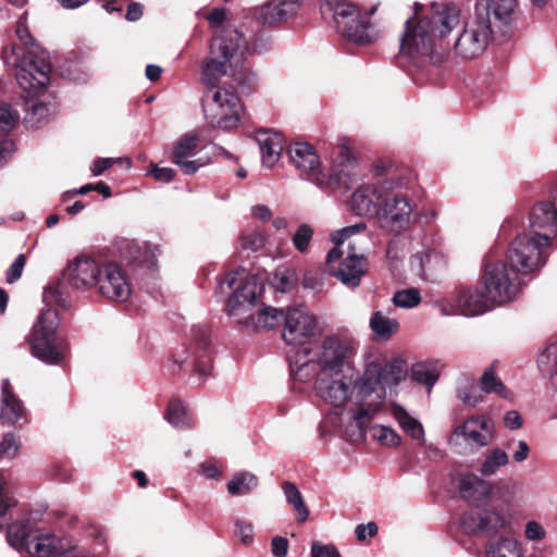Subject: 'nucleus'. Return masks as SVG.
Returning a JSON list of instances; mask_svg holds the SVG:
<instances>
[{"instance_id":"nucleus-27","label":"nucleus","mask_w":557,"mask_h":557,"mask_svg":"<svg viewBox=\"0 0 557 557\" xmlns=\"http://www.w3.org/2000/svg\"><path fill=\"white\" fill-rule=\"evenodd\" d=\"M368 271V263L363 256L348 252V256L341 262L334 275L347 287L356 288L360 285L361 277Z\"/></svg>"},{"instance_id":"nucleus-4","label":"nucleus","mask_w":557,"mask_h":557,"mask_svg":"<svg viewBox=\"0 0 557 557\" xmlns=\"http://www.w3.org/2000/svg\"><path fill=\"white\" fill-rule=\"evenodd\" d=\"M18 42L7 46L2 59L8 67L14 70L18 86L33 95L44 91L50 81V64L44 51L33 38L25 22V16L17 22Z\"/></svg>"},{"instance_id":"nucleus-10","label":"nucleus","mask_w":557,"mask_h":557,"mask_svg":"<svg viewBox=\"0 0 557 557\" xmlns=\"http://www.w3.org/2000/svg\"><path fill=\"white\" fill-rule=\"evenodd\" d=\"M288 154L292 163L301 175H305L320 189L331 191L341 187L349 188V173L326 174L322 169L319 156L309 144H294L289 147Z\"/></svg>"},{"instance_id":"nucleus-29","label":"nucleus","mask_w":557,"mask_h":557,"mask_svg":"<svg viewBox=\"0 0 557 557\" xmlns=\"http://www.w3.org/2000/svg\"><path fill=\"white\" fill-rule=\"evenodd\" d=\"M27 550L36 557H62L65 553L61 540L53 534L34 537Z\"/></svg>"},{"instance_id":"nucleus-18","label":"nucleus","mask_w":557,"mask_h":557,"mask_svg":"<svg viewBox=\"0 0 557 557\" xmlns=\"http://www.w3.org/2000/svg\"><path fill=\"white\" fill-rule=\"evenodd\" d=\"M101 272L97 285L101 296L112 301H126L132 289L124 271L114 263H106Z\"/></svg>"},{"instance_id":"nucleus-19","label":"nucleus","mask_w":557,"mask_h":557,"mask_svg":"<svg viewBox=\"0 0 557 557\" xmlns=\"http://www.w3.org/2000/svg\"><path fill=\"white\" fill-rule=\"evenodd\" d=\"M495 305L487 298L483 287L460 290L455 297L454 306L449 309L442 307L444 314L460 313L465 317H475L491 310Z\"/></svg>"},{"instance_id":"nucleus-28","label":"nucleus","mask_w":557,"mask_h":557,"mask_svg":"<svg viewBox=\"0 0 557 557\" xmlns=\"http://www.w3.org/2000/svg\"><path fill=\"white\" fill-rule=\"evenodd\" d=\"M256 139L261 151L263 165L272 168L280 159L284 149V140L281 134L270 131H260Z\"/></svg>"},{"instance_id":"nucleus-44","label":"nucleus","mask_w":557,"mask_h":557,"mask_svg":"<svg viewBox=\"0 0 557 557\" xmlns=\"http://www.w3.org/2000/svg\"><path fill=\"white\" fill-rule=\"evenodd\" d=\"M537 367L542 372L557 375V343L548 345L540 354Z\"/></svg>"},{"instance_id":"nucleus-48","label":"nucleus","mask_w":557,"mask_h":557,"mask_svg":"<svg viewBox=\"0 0 557 557\" xmlns=\"http://www.w3.org/2000/svg\"><path fill=\"white\" fill-rule=\"evenodd\" d=\"M20 121V114L8 103L0 104V133L7 134L14 129Z\"/></svg>"},{"instance_id":"nucleus-33","label":"nucleus","mask_w":557,"mask_h":557,"mask_svg":"<svg viewBox=\"0 0 557 557\" xmlns=\"http://www.w3.org/2000/svg\"><path fill=\"white\" fill-rule=\"evenodd\" d=\"M258 478L248 471L235 473L227 483V492L232 496L247 495L258 487Z\"/></svg>"},{"instance_id":"nucleus-30","label":"nucleus","mask_w":557,"mask_h":557,"mask_svg":"<svg viewBox=\"0 0 557 557\" xmlns=\"http://www.w3.org/2000/svg\"><path fill=\"white\" fill-rule=\"evenodd\" d=\"M391 414L397 421L401 430L414 441L424 440V429L419 420L410 416L407 410L398 404H391Z\"/></svg>"},{"instance_id":"nucleus-36","label":"nucleus","mask_w":557,"mask_h":557,"mask_svg":"<svg viewBox=\"0 0 557 557\" xmlns=\"http://www.w3.org/2000/svg\"><path fill=\"white\" fill-rule=\"evenodd\" d=\"M285 315L286 313L283 310L271 306L258 307L255 323H251L250 326L255 329H274L285 320Z\"/></svg>"},{"instance_id":"nucleus-43","label":"nucleus","mask_w":557,"mask_h":557,"mask_svg":"<svg viewBox=\"0 0 557 557\" xmlns=\"http://www.w3.org/2000/svg\"><path fill=\"white\" fill-rule=\"evenodd\" d=\"M354 165H355V158H354L352 151L348 147L342 146L338 148V154L335 159V168L329 174L335 175L338 173H349V185H350L352 182V176H354V173H352Z\"/></svg>"},{"instance_id":"nucleus-54","label":"nucleus","mask_w":557,"mask_h":557,"mask_svg":"<svg viewBox=\"0 0 557 557\" xmlns=\"http://www.w3.org/2000/svg\"><path fill=\"white\" fill-rule=\"evenodd\" d=\"M412 379L419 383L431 388L437 381V375L433 370H430L425 366L418 364L412 369Z\"/></svg>"},{"instance_id":"nucleus-25","label":"nucleus","mask_w":557,"mask_h":557,"mask_svg":"<svg viewBox=\"0 0 557 557\" xmlns=\"http://www.w3.org/2000/svg\"><path fill=\"white\" fill-rule=\"evenodd\" d=\"M458 487L463 499L476 504L487 502L495 491L500 490L499 485L491 483L472 473L461 475L459 478Z\"/></svg>"},{"instance_id":"nucleus-61","label":"nucleus","mask_w":557,"mask_h":557,"mask_svg":"<svg viewBox=\"0 0 557 557\" xmlns=\"http://www.w3.org/2000/svg\"><path fill=\"white\" fill-rule=\"evenodd\" d=\"M546 536L543 527L536 521H529L525 524V537L530 541H541Z\"/></svg>"},{"instance_id":"nucleus-34","label":"nucleus","mask_w":557,"mask_h":557,"mask_svg":"<svg viewBox=\"0 0 557 557\" xmlns=\"http://www.w3.org/2000/svg\"><path fill=\"white\" fill-rule=\"evenodd\" d=\"M282 490L285 496L287 504L293 508L294 512L297 515L298 522H305L309 517V509L305 504L302 495L298 487L286 481L282 485Z\"/></svg>"},{"instance_id":"nucleus-22","label":"nucleus","mask_w":557,"mask_h":557,"mask_svg":"<svg viewBox=\"0 0 557 557\" xmlns=\"http://www.w3.org/2000/svg\"><path fill=\"white\" fill-rule=\"evenodd\" d=\"M516 9L517 0H480L475 3L474 12L483 15L485 12L487 20L493 22L499 37L506 39L508 26L513 20Z\"/></svg>"},{"instance_id":"nucleus-31","label":"nucleus","mask_w":557,"mask_h":557,"mask_svg":"<svg viewBox=\"0 0 557 557\" xmlns=\"http://www.w3.org/2000/svg\"><path fill=\"white\" fill-rule=\"evenodd\" d=\"M370 330L382 341L391 338L400 327L396 319L389 318L383 311H374L369 321Z\"/></svg>"},{"instance_id":"nucleus-24","label":"nucleus","mask_w":557,"mask_h":557,"mask_svg":"<svg viewBox=\"0 0 557 557\" xmlns=\"http://www.w3.org/2000/svg\"><path fill=\"white\" fill-rule=\"evenodd\" d=\"M299 9V0H269L258 8L257 16L263 25L275 26L294 17Z\"/></svg>"},{"instance_id":"nucleus-41","label":"nucleus","mask_w":557,"mask_h":557,"mask_svg":"<svg viewBox=\"0 0 557 557\" xmlns=\"http://www.w3.org/2000/svg\"><path fill=\"white\" fill-rule=\"evenodd\" d=\"M28 537L29 535L27 521L13 523L9 527L7 540L8 543L15 549L27 548L30 543Z\"/></svg>"},{"instance_id":"nucleus-63","label":"nucleus","mask_w":557,"mask_h":557,"mask_svg":"<svg viewBox=\"0 0 557 557\" xmlns=\"http://www.w3.org/2000/svg\"><path fill=\"white\" fill-rule=\"evenodd\" d=\"M355 534L358 541L362 542L368 536L373 537L377 534V525L374 522H368L367 524H358L355 529Z\"/></svg>"},{"instance_id":"nucleus-3","label":"nucleus","mask_w":557,"mask_h":557,"mask_svg":"<svg viewBox=\"0 0 557 557\" xmlns=\"http://www.w3.org/2000/svg\"><path fill=\"white\" fill-rule=\"evenodd\" d=\"M460 22V9L454 4L431 3L421 13L407 20L400 36L398 58L420 69L438 64L443 54L436 50L435 38L445 37Z\"/></svg>"},{"instance_id":"nucleus-32","label":"nucleus","mask_w":557,"mask_h":557,"mask_svg":"<svg viewBox=\"0 0 557 557\" xmlns=\"http://www.w3.org/2000/svg\"><path fill=\"white\" fill-rule=\"evenodd\" d=\"M486 557H522V552L515 539L502 536L487 543Z\"/></svg>"},{"instance_id":"nucleus-7","label":"nucleus","mask_w":557,"mask_h":557,"mask_svg":"<svg viewBox=\"0 0 557 557\" xmlns=\"http://www.w3.org/2000/svg\"><path fill=\"white\" fill-rule=\"evenodd\" d=\"M59 324L57 310L47 309L41 312L33 327L32 355L50 366L62 363L70 352L67 341L55 335Z\"/></svg>"},{"instance_id":"nucleus-53","label":"nucleus","mask_w":557,"mask_h":557,"mask_svg":"<svg viewBox=\"0 0 557 557\" xmlns=\"http://www.w3.org/2000/svg\"><path fill=\"white\" fill-rule=\"evenodd\" d=\"M481 513L467 512L460 518V525L465 533L470 535L483 534L481 525Z\"/></svg>"},{"instance_id":"nucleus-46","label":"nucleus","mask_w":557,"mask_h":557,"mask_svg":"<svg viewBox=\"0 0 557 557\" xmlns=\"http://www.w3.org/2000/svg\"><path fill=\"white\" fill-rule=\"evenodd\" d=\"M4 484L5 481L0 471V530L8 525L10 520V518H7L9 510L17 504V502L4 491Z\"/></svg>"},{"instance_id":"nucleus-16","label":"nucleus","mask_w":557,"mask_h":557,"mask_svg":"<svg viewBox=\"0 0 557 557\" xmlns=\"http://www.w3.org/2000/svg\"><path fill=\"white\" fill-rule=\"evenodd\" d=\"M493 440V425L484 416H473L456 426L449 436V444L458 447L467 444L472 447L487 446Z\"/></svg>"},{"instance_id":"nucleus-14","label":"nucleus","mask_w":557,"mask_h":557,"mask_svg":"<svg viewBox=\"0 0 557 557\" xmlns=\"http://www.w3.org/2000/svg\"><path fill=\"white\" fill-rule=\"evenodd\" d=\"M193 351H183L174 357V364L178 371L190 369L191 379L200 384L212 370V352L210 347V329L206 324H197L191 327Z\"/></svg>"},{"instance_id":"nucleus-37","label":"nucleus","mask_w":557,"mask_h":557,"mask_svg":"<svg viewBox=\"0 0 557 557\" xmlns=\"http://www.w3.org/2000/svg\"><path fill=\"white\" fill-rule=\"evenodd\" d=\"M508 463V454L502 448H493L485 454L479 471L483 476H492L496 474L502 467Z\"/></svg>"},{"instance_id":"nucleus-2","label":"nucleus","mask_w":557,"mask_h":557,"mask_svg":"<svg viewBox=\"0 0 557 557\" xmlns=\"http://www.w3.org/2000/svg\"><path fill=\"white\" fill-rule=\"evenodd\" d=\"M407 373V363L401 359H394L385 364L372 361L354 381L351 387L347 377L341 373L314 375L315 389L324 401L334 407H342L350 401L349 414L363 435L367 426L384 408L386 388L398 385L406 379Z\"/></svg>"},{"instance_id":"nucleus-38","label":"nucleus","mask_w":557,"mask_h":557,"mask_svg":"<svg viewBox=\"0 0 557 557\" xmlns=\"http://www.w3.org/2000/svg\"><path fill=\"white\" fill-rule=\"evenodd\" d=\"M457 397L469 407H476L483 401L473 377H463L457 387Z\"/></svg>"},{"instance_id":"nucleus-12","label":"nucleus","mask_w":557,"mask_h":557,"mask_svg":"<svg viewBox=\"0 0 557 557\" xmlns=\"http://www.w3.org/2000/svg\"><path fill=\"white\" fill-rule=\"evenodd\" d=\"M389 183L376 218L389 232L400 233L411 224L413 205L409 197L400 191L405 184L401 177L391 178Z\"/></svg>"},{"instance_id":"nucleus-9","label":"nucleus","mask_w":557,"mask_h":557,"mask_svg":"<svg viewBox=\"0 0 557 557\" xmlns=\"http://www.w3.org/2000/svg\"><path fill=\"white\" fill-rule=\"evenodd\" d=\"M325 5L333 13L337 30L348 40L359 45H371L379 40L380 30L361 16L354 3L327 0Z\"/></svg>"},{"instance_id":"nucleus-60","label":"nucleus","mask_w":557,"mask_h":557,"mask_svg":"<svg viewBox=\"0 0 557 557\" xmlns=\"http://www.w3.org/2000/svg\"><path fill=\"white\" fill-rule=\"evenodd\" d=\"M311 557H339L338 550L332 545L312 543Z\"/></svg>"},{"instance_id":"nucleus-42","label":"nucleus","mask_w":557,"mask_h":557,"mask_svg":"<svg viewBox=\"0 0 557 557\" xmlns=\"http://www.w3.org/2000/svg\"><path fill=\"white\" fill-rule=\"evenodd\" d=\"M481 517L483 534L497 533L506 527L505 517L496 509L484 510L481 512Z\"/></svg>"},{"instance_id":"nucleus-56","label":"nucleus","mask_w":557,"mask_h":557,"mask_svg":"<svg viewBox=\"0 0 557 557\" xmlns=\"http://www.w3.org/2000/svg\"><path fill=\"white\" fill-rule=\"evenodd\" d=\"M366 230L364 223L354 224L346 227H343L342 230L336 231L332 235V240L335 245L341 246L343 245L349 237L352 235H356L362 231Z\"/></svg>"},{"instance_id":"nucleus-55","label":"nucleus","mask_w":557,"mask_h":557,"mask_svg":"<svg viewBox=\"0 0 557 557\" xmlns=\"http://www.w3.org/2000/svg\"><path fill=\"white\" fill-rule=\"evenodd\" d=\"M20 448L18 437L13 433H7L3 435L0 442V456L12 459L16 456Z\"/></svg>"},{"instance_id":"nucleus-50","label":"nucleus","mask_w":557,"mask_h":557,"mask_svg":"<svg viewBox=\"0 0 557 557\" xmlns=\"http://www.w3.org/2000/svg\"><path fill=\"white\" fill-rule=\"evenodd\" d=\"M234 535L244 545H250L255 537L253 524L245 519H235Z\"/></svg>"},{"instance_id":"nucleus-40","label":"nucleus","mask_w":557,"mask_h":557,"mask_svg":"<svg viewBox=\"0 0 557 557\" xmlns=\"http://www.w3.org/2000/svg\"><path fill=\"white\" fill-rule=\"evenodd\" d=\"M271 284L277 292H290L297 284V275L295 270L285 267L276 269L273 273Z\"/></svg>"},{"instance_id":"nucleus-62","label":"nucleus","mask_w":557,"mask_h":557,"mask_svg":"<svg viewBox=\"0 0 557 557\" xmlns=\"http://www.w3.org/2000/svg\"><path fill=\"white\" fill-rule=\"evenodd\" d=\"M271 552L274 557H286L288 553V541L282 536H275L271 542Z\"/></svg>"},{"instance_id":"nucleus-21","label":"nucleus","mask_w":557,"mask_h":557,"mask_svg":"<svg viewBox=\"0 0 557 557\" xmlns=\"http://www.w3.org/2000/svg\"><path fill=\"white\" fill-rule=\"evenodd\" d=\"M530 232L550 244L557 235V197L536 203L530 213Z\"/></svg>"},{"instance_id":"nucleus-45","label":"nucleus","mask_w":557,"mask_h":557,"mask_svg":"<svg viewBox=\"0 0 557 557\" xmlns=\"http://www.w3.org/2000/svg\"><path fill=\"white\" fill-rule=\"evenodd\" d=\"M392 301L397 308L411 309L421 302V295L417 288H406L397 290L394 294Z\"/></svg>"},{"instance_id":"nucleus-5","label":"nucleus","mask_w":557,"mask_h":557,"mask_svg":"<svg viewBox=\"0 0 557 557\" xmlns=\"http://www.w3.org/2000/svg\"><path fill=\"white\" fill-rule=\"evenodd\" d=\"M358 341L346 335L326 336L317 350L302 347L294 355L287 354L290 370L300 381H309L313 375L341 374L357 354Z\"/></svg>"},{"instance_id":"nucleus-52","label":"nucleus","mask_w":557,"mask_h":557,"mask_svg":"<svg viewBox=\"0 0 557 557\" xmlns=\"http://www.w3.org/2000/svg\"><path fill=\"white\" fill-rule=\"evenodd\" d=\"M313 236V230L308 224H301L298 226L294 234L292 242L294 247L299 252H306L309 248L310 242Z\"/></svg>"},{"instance_id":"nucleus-1","label":"nucleus","mask_w":557,"mask_h":557,"mask_svg":"<svg viewBox=\"0 0 557 557\" xmlns=\"http://www.w3.org/2000/svg\"><path fill=\"white\" fill-rule=\"evenodd\" d=\"M269 41L257 34H245L231 26L224 27L212 38L210 58L201 70L202 82L208 85L202 97L206 120L213 127L232 129L238 125L243 107L238 95L227 88H219L220 79L235 70L248 55L268 49Z\"/></svg>"},{"instance_id":"nucleus-26","label":"nucleus","mask_w":557,"mask_h":557,"mask_svg":"<svg viewBox=\"0 0 557 557\" xmlns=\"http://www.w3.org/2000/svg\"><path fill=\"white\" fill-rule=\"evenodd\" d=\"M199 138L196 134L182 136L173 148L172 162L189 175L196 173L203 164L198 160H186L198 146Z\"/></svg>"},{"instance_id":"nucleus-35","label":"nucleus","mask_w":557,"mask_h":557,"mask_svg":"<svg viewBox=\"0 0 557 557\" xmlns=\"http://www.w3.org/2000/svg\"><path fill=\"white\" fill-rule=\"evenodd\" d=\"M480 388L486 394H496L505 399H511L512 393L505 386L497 376L493 367L487 368L480 377Z\"/></svg>"},{"instance_id":"nucleus-51","label":"nucleus","mask_w":557,"mask_h":557,"mask_svg":"<svg viewBox=\"0 0 557 557\" xmlns=\"http://www.w3.org/2000/svg\"><path fill=\"white\" fill-rule=\"evenodd\" d=\"M28 108L26 110L25 120L32 126H37L42 123L49 115V109L46 104L37 101H32L28 103Z\"/></svg>"},{"instance_id":"nucleus-15","label":"nucleus","mask_w":557,"mask_h":557,"mask_svg":"<svg viewBox=\"0 0 557 557\" xmlns=\"http://www.w3.org/2000/svg\"><path fill=\"white\" fill-rule=\"evenodd\" d=\"M319 334L317 317L306 306L289 308L285 315L283 338L289 346H295L288 352L293 355Z\"/></svg>"},{"instance_id":"nucleus-58","label":"nucleus","mask_w":557,"mask_h":557,"mask_svg":"<svg viewBox=\"0 0 557 557\" xmlns=\"http://www.w3.org/2000/svg\"><path fill=\"white\" fill-rule=\"evenodd\" d=\"M148 175L152 176L158 182L170 183L175 177V171L171 168H159L153 164L148 171Z\"/></svg>"},{"instance_id":"nucleus-39","label":"nucleus","mask_w":557,"mask_h":557,"mask_svg":"<svg viewBox=\"0 0 557 557\" xmlns=\"http://www.w3.org/2000/svg\"><path fill=\"white\" fill-rule=\"evenodd\" d=\"M165 419L170 424L177 429L190 428L193 424L191 418L188 416L186 407L181 400H172L169 404Z\"/></svg>"},{"instance_id":"nucleus-13","label":"nucleus","mask_w":557,"mask_h":557,"mask_svg":"<svg viewBox=\"0 0 557 557\" xmlns=\"http://www.w3.org/2000/svg\"><path fill=\"white\" fill-rule=\"evenodd\" d=\"M549 245L529 231L512 240L504 261L519 274L531 273L545 264V249Z\"/></svg>"},{"instance_id":"nucleus-11","label":"nucleus","mask_w":557,"mask_h":557,"mask_svg":"<svg viewBox=\"0 0 557 557\" xmlns=\"http://www.w3.org/2000/svg\"><path fill=\"white\" fill-rule=\"evenodd\" d=\"M481 285L495 306L515 300L521 290L520 274L505 261L485 264Z\"/></svg>"},{"instance_id":"nucleus-8","label":"nucleus","mask_w":557,"mask_h":557,"mask_svg":"<svg viewBox=\"0 0 557 557\" xmlns=\"http://www.w3.org/2000/svg\"><path fill=\"white\" fill-rule=\"evenodd\" d=\"M504 40L486 15L473 12L455 40L454 52L461 59L472 60L480 57L491 42Z\"/></svg>"},{"instance_id":"nucleus-23","label":"nucleus","mask_w":557,"mask_h":557,"mask_svg":"<svg viewBox=\"0 0 557 557\" xmlns=\"http://www.w3.org/2000/svg\"><path fill=\"white\" fill-rule=\"evenodd\" d=\"M0 422L2 425L22 428L28 422L27 410L14 393L9 379L1 382Z\"/></svg>"},{"instance_id":"nucleus-17","label":"nucleus","mask_w":557,"mask_h":557,"mask_svg":"<svg viewBox=\"0 0 557 557\" xmlns=\"http://www.w3.org/2000/svg\"><path fill=\"white\" fill-rule=\"evenodd\" d=\"M391 178L377 184H363L351 195V208L361 216H376L385 193L391 186Z\"/></svg>"},{"instance_id":"nucleus-64","label":"nucleus","mask_w":557,"mask_h":557,"mask_svg":"<svg viewBox=\"0 0 557 557\" xmlns=\"http://www.w3.org/2000/svg\"><path fill=\"white\" fill-rule=\"evenodd\" d=\"M505 426L509 430H519L523 425V420L520 413L516 410L506 412L504 417Z\"/></svg>"},{"instance_id":"nucleus-49","label":"nucleus","mask_w":557,"mask_h":557,"mask_svg":"<svg viewBox=\"0 0 557 557\" xmlns=\"http://www.w3.org/2000/svg\"><path fill=\"white\" fill-rule=\"evenodd\" d=\"M267 236L260 230H253L240 237L242 248L252 252L259 251L265 245Z\"/></svg>"},{"instance_id":"nucleus-59","label":"nucleus","mask_w":557,"mask_h":557,"mask_svg":"<svg viewBox=\"0 0 557 557\" xmlns=\"http://www.w3.org/2000/svg\"><path fill=\"white\" fill-rule=\"evenodd\" d=\"M302 286L319 293L323 289L324 283L320 274L308 272L304 275Z\"/></svg>"},{"instance_id":"nucleus-6","label":"nucleus","mask_w":557,"mask_h":557,"mask_svg":"<svg viewBox=\"0 0 557 557\" xmlns=\"http://www.w3.org/2000/svg\"><path fill=\"white\" fill-rule=\"evenodd\" d=\"M237 281L239 284L228 298L227 314L237 323L250 326L255 323L257 301L264 290V285L256 275H246L244 272L228 273L218 282L220 293L225 294L233 289Z\"/></svg>"},{"instance_id":"nucleus-57","label":"nucleus","mask_w":557,"mask_h":557,"mask_svg":"<svg viewBox=\"0 0 557 557\" xmlns=\"http://www.w3.org/2000/svg\"><path fill=\"white\" fill-rule=\"evenodd\" d=\"M25 263H26L25 255H23V253L18 255L7 271L5 278L9 284H13L21 277L24 267H25Z\"/></svg>"},{"instance_id":"nucleus-20","label":"nucleus","mask_w":557,"mask_h":557,"mask_svg":"<svg viewBox=\"0 0 557 557\" xmlns=\"http://www.w3.org/2000/svg\"><path fill=\"white\" fill-rule=\"evenodd\" d=\"M103 264L92 258L77 257L65 270V278L75 289H88L98 285Z\"/></svg>"},{"instance_id":"nucleus-47","label":"nucleus","mask_w":557,"mask_h":557,"mask_svg":"<svg viewBox=\"0 0 557 557\" xmlns=\"http://www.w3.org/2000/svg\"><path fill=\"white\" fill-rule=\"evenodd\" d=\"M372 436L384 446L396 447L401 443V437L391 426L375 425L372 429Z\"/></svg>"}]
</instances>
